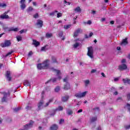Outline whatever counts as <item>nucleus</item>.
Here are the masks:
<instances>
[{
	"label": "nucleus",
	"mask_w": 130,
	"mask_h": 130,
	"mask_svg": "<svg viewBox=\"0 0 130 130\" xmlns=\"http://www.w3.org/2000/svg\"><path fill=\"white\" fill-rule=\"evenodd\" d=\"M88 51H87V55L89 56L90 58H93L94 57V50H93V47H89L87 48Z\"/></svg>",
	"instance_id": "nucleus-1"
},
{
	"label": "nucleus",
	"mask_w": 130,
	"mask_h": 130,
	"mask_svg": "<svg viewBox=\"0 0 130 130\" xmlns=\"http://www.w3.org/2000/svg\"><path fill=\"white\" fill-rule=\"evenodd\" d=\"M4 96L2 99V102H8L9 99L8 98L10 96V93L4 92Z\"/></svg>",
	"instance_id": "nucleus-2"
},
{
	"label": "nucleus",
	"mask_w": 130,
	"mask_h": 130,
	"mask_svg": "<svg viewBox=\"0 0 130 130\" xmlns=\"http://www.w3.org/2000/svg\"><path fill=\"white\" fill-rule=\"evenodd\" d=\"M10 13V10H8L6 12H5L4 13H3L2 15H1L0 18L1 19H3V20L5 19H11L10 16L8 15V14Z\"/></svg>",
	"instance_id": "nucleus-3"
},
{
	"label": "nucleus",
	"mask_w": 130,
	"mask_h": 130,
	"mask_svg": "<svg viewBox=\"0 0 130 130\" xmlns=\"http://www.w3.org/2000/svg\"><path fill=\"white\" fill-rule=\"evenodd\" d=\"M49 61L48 60H46L42 63L43 69L46 70V69H48V68H49Z\"/></svg>",
	"instance_id": "nucleus-4"
},
{
	"label": "nucleus",
	"mask_w": 130,
	"mask_h": 130,
	"mask_svg": "<svg viewBox=\"0 0 130 130\" xmlns=\"http://www.w3.org/2000/svg\"><path fill=\"white\" fill-rule=\"evenodd\" d=\"M11 45V41L10 40H5L4 43L1 44L2 47H8Z\"/></svg>",
	"instance_id": "nucleus-5"
},
{
	"label": "nucleus",
	"mask_w": 130,
	"mask_h": 130,
	"mask_svg": "<svg viewBox=\"0 0 130 130\" xmlns=\"http://www.w3.org/2000/svg\"><path fill=\"white\" fill-rule=\"evenodd\" d=\"M83 32V30L81 28H78L74 33V37H77L79 34H81Z\"/></svg>",
	"instance_id": "nucleus-6"
},
{
	"label": "nucleus",
	"mask_w": 130,
	"mask_h": 130,
	"mask_svg": "<svg viewBox=\"0 0 130 130\" xmlns=\"http://www.w3.org/2000/svg\"><path fill=\"white\" fill-rule=\"evenodd\" d=\"M36 25L38 26V28H41V27L43 26V21L39 19L37 21Z\"/></svg>",
	"instance_id": "nucleus-7"
},
{
	"label": "nucleus",
	"mask_w": 130,
	"mask_h": 130,
	"mask_svg": "<svg viewBox=\"0 0 130 130\" xmlns=\"http://www.w3.org/2000/svg\"><path fill=\"white\" fill-rule=\"evenodd\" d=\"M127 69V66L125 64H122L119 66V70L120 71H124V70H126Z\"/></svg>",
	"instance_id": "nucleus-8"
},
{
	"label": "nucleus",
	"mask_w": 130,
	"mask_h": 130,
	"mask_svg": "<svg viewBox=\"0 0 130 130\" xmlns=\"http://www.w3.org/2000/svg\"><path fill=\"white\" fill-rule=\"evenodd\" d=\"M6 77L8 81H12V77H11V71H7L6 74Z\"/></svg>",
	"instance_id": "nucleus-9"
},
{
	"label": "nucleus",
	"mask_w": 130,
	"mask_h": 130,
	"mask_svg": "<svg viewBox=\"0 0 130 130\" xmlns=\"http://www.w3.org/2000/svg\"><path fill=\"white\" fill-rule=\"evenodd\" d=\"M58 129V126L56 124H53L50 126V130H57Z\"/></svg>",
	"instance_id": "nucleus-10"
},
{
	"label": "nucleus",
	"mask_w": 130,
	"mask_h": 130,
	"mask_svg": "<svg viewBox=\"0 0 130 130\" xmlns=\"http://www.w3.org/2000/svg\"><path fill=\"white\" fill-rule=\"evenodd\" d=\"M71 89V85L69 82H67L64 84V90H70Z\"/></svg>",
	"instance_id": "nucleus-11"
},
{
	"label": "nucleus",
	"mask_w": 130,
	"mask_h": 130,
	"mask_svg": "<svg viewBox=\"0 0 130 130\" xmlns=\"http://www.w3.org/2000/svg\"><path fill=\"white\" fill-rule=\"evenodd\" d=\"M32 45H35L36 47H37V46H39V45H40V43H39V42L36 41V40H33Z\"/></svg>",
	"instance_id": "nucleus-12"
},
{
	"label": "nucleus",
	"mask_w": 130,
	"mask_h": 130,
	"mask_svg": "<svg viewBox=\"0 0 130 130\" xmlns=\"http://www.w3.org/2000/svg\"><path fill=\"white\" fill-rule=\"evenodd\" d=\"M54 71L56 72L57 74L56 75L58 77V79H59V80H60L61 79V76H60V71L56 70H54Z\"/></svg>",
	"instance_id": "nucleus-13"
},
{
	"label": "nucleus",
	"mask_w": 130,
	"mask_h": 130,
	"mask_svg": "<svg viewBox=\"0 0 130 130\" xmlns=\"http://www.w3.org/2000/svg\"><path fill=\"white\" fill-rule=\"evenodd\" d=\"M44 103V102L43 100L41 101L39 103L38 105V110H40V109H41V107L43 105Z\"/></svg>",
	"instance_id": "nucleus-14"
},
{
	"label": "nucleus",
	"mask_w": 130,
	"mask_h": 130,
	"mask_svg": "<svg viewBox=\"0 0 130 130\" xmlns=\"http://www.w3.org/2000/svg\"><path fill=\"white\" fill-rule=\"evenodd\" d=\"M69 98H70L69 95H65L64 96L62 97L61 100L63 102H66V101L69 100Z\"/></svg>",
	"instance_id": "nucleus-15"
},
{
	"label": "nucleus",
	"mask_w": 130,
	"mask_h": 130,
	"mask_svg": "<svg viewBox=\"0 0 130 130\" xmlns=\"http://www.w3.org/2000/svg\"><path fill=\"white\" fill-rule=\"evenodd\" d=\"M23 85L25 86V87H28V86H29V87H31V83L29 82L27 80H25L23 82Z\"/></svg>",
	"instance_id": "nucleus-16"
},
{
	"label": "nucleus",
	"mask_w": 130,
	"mask_h": 130,
	"mask_svg": "<svg viewBox=\"0 0 130 130\" xmlns=\"http://www.w3.org/2000/svg\"><path fill=\"white\" fill-rule=\"evenodd\" d=\"M63 35V32L62 31H60L58 34V37H60V38H61L62 40H64L66 39V37H62Z\"/></svg>",
	"instance_id": "nucleus-17"
},
{
	"label": "nucleus",
	"mask_w": 130,
	"mask_h": 130,
	"mask_svg": "<svg viewBox=\"0 0 130 130\" xmlns=\"http://www.w3.org/2000/svg\"><path fill=\"white\" fill-rule=\"evenodd\" d=\"M127 44V38L123 39L121 43V45H126Z\"/></svg>",
	"instance_id": "nucleus-18"
},
{
	"label": "nucleus",
	"mask_w": 130,
	"mask_h": 130,
	"mask_svg": "<svg viewBox=\"0 0 130 130\" xmlns=\"http://www.w3.org/2000/svg\"><path fill=\"white\" fill-rule=\"evenodd\" d=\"M52 101H53V99H50L48 102L45 105H44V107H47V106H48L49 105V104H50V103H51V102H52Z\"/></svg>",
	"instance_id": "nucleus-19"
},
{
	"label": "nucleus",
	"mask_w": 130,
	"mask_h": 130,
	"mask_svg": "<svg viewBox=\"0 0 130 130\" xmlns=\"http://www.w3.org/2000/svg\"><path fill=\"white\" fill-rule=\"evenodd\" d=\"M122 81H123L124 84H130V80L127 78L123 79Z\"/></svg>",
	"instance_id": "nucleus-20"
},
{
	"label": "nucleus",
	"mask_w": 130,
	"mask_h": 130,
	"mask_svg": "<svg viewBox=\"0 0 130 130\" xmlns=\"http://www.w3.org/2000/svg\"><path fill=\"white\" fill-rule=\"evenodd\" d=\"M84 85L85 87H88L89 85H90V80H85L84 81Z\"/></svg>",
	"instance_id": "nucleus-21"
},
{
	"label": "nucleus",
	"mask_w": 130,
	"mask_h": 130,
	"mask_svg": "<svg viewBox=\"0 0 130 130\" xmlns=\"http://www.w3.org/2000/svg\"><path fill=\"white\" fill-rule=\"evenodd\" d=\"M81 45V43L76 42L75 44L73 45L74 48H77V47H79Z\"/></svg>",
	"instance_id": "nucleus-22"
},
{
	"label": "nucleus",
	"mask_w": 130,
	"mask_h": 130,
	"mask_svg": "<svg viewBox=\"0 0 130 130\" xmlns=\"http://www.w3.org/2000/svg\"><path fill=\"white\" fill-rule=\"evenodd\" d=\"M90 120H91V122H94V121H96V120H97V117L94 116V117H91L90 118Z\"/></svg>",
	"instance_id": "nucleus-23"
},
{
	"label": "nucleus",
	"mask_w": 130,
	"mask_h": 130,
	"mask_svg": "<svg viewBox=\"0 0 130 130\" xmlns=\"http://www.w3.org/2000/svg\"><path fill=\"white\" fill-rule=\"evenodd\" d=\"M75 12H76V13H80V12H81V8H80V7H77L74 9Z\"/></svg>",
	"instance_id": "nucleus-24"
},
{
	"label": "nucleus",
	"mask_w": 130,
	"mask_h": 130,
	"mask_svg": "<svg viewBox=\"0 0 130 130\" xmlns=\"http://www.w3.org/2000/svg\"><path fill=\"white\" fill-rule=\"evenodd\" d=\"M51 37H52V34H49L48 32L46 34V38H51Z\"/></svg>",
	"instance_id": "nucleus-25"
},
{
	"label": "nucleus",
	"mask_w": 130,
	"mask_h": 130,
	"mask_svg": "<svg viewBox=\"0 0 130 130\" xmlns=\"http://www.w3.org/2000/svg\"><path fill=\"white\" fill-rule=\"evenodd\" d=\"M63 109V108L61 106L58 107L56 109V111H61Z\"/></svg>",
	"instance_id": "nucleus-26"
},
{
	"label": "nucleus",
	"mask_w": 130,
	"mask_h": 130,
	"mask_svg": "<svg viewBox=\"0 0 130 130\" xmlns=\"http://www.w3.org/2000/svg\"><path fill=\"white\" fill-rule=\"evenodd\" d=\"M87 93H88L87 91H84L82 93H80L81 95V98L82 97H85V96H86V95H87Z\"/></svg>",
	"instance_id": "nucleus-27"
},
{
	"label": "nucleus",
	"mask_w": 130,
	"mask_h": 130,
	"mask_svg": "<svg viewBox=\"0 0 130 130\" xmlns=\"http://www.w3.org/2000/svg\"><path fill=\"white\" fill-rule=\"evenodd\" d=\"M21 110V107H18V108H15L14 109V112H18V111H20Z\"/></svg>",
	"instance_id": "nucleus-28"
},
{
	"label": "nucleus",
	"mask_w": 130,
	"mask_h": 130,
	"mask_svg": "<svg viewBox=\"0 0 130 130\" xmlns=\"http://www.w3.org/2000/svg\"><path fill=\"white\" fill-rule=\"evenodd\" d=\"M72 27L71 25H67L64 26V29L68 30V29H70Z\"/></svg>",
	"instance_id": "nucleus-29"
},
{
	"label": "nucleus",
	"mask_w": 130,
	"mask_h": 130,
	"mask_svg": "<svg viewBox=\"0 0 130 130\" xmlns=\"http://www.w3.org/2000/svg\"><path fill=\"white\" fill-rule=\"evenodd\" d=\"M93 32H90L89 36L87 35H85V38L88 39L89 37H92V36H93Z\"/></svg>",
	"instance_id": "nucleus-30"
},
{
	"label": "nucleus",
	"mask_w": 130,
	"mask_h": 130,
	"mask_svg": "<svg viewBox=\"0 0 130 130\" xmlns=\"http://www.w3.org/2000/svg\"><path fill=\"white\" fill-rule=\"evenodd\" d=\"M37 68H38V70H41V69H43L42 68V64H41V63L38 64Z\"/></svg>",
	"instance_id": "nucleus-31"
},
{
	"label": "nucleus",
	"mask_w": 130,
	"mask_h": 130,
	"mask_svg": "<svg viewBox=\"0 0 130 130\" xmlns=\"http://www.w3.org/2000/svg\"><path fill=\"white\" fill-rule=\"evenodd\" d=\"M16 39L17 40V41H21L22 40V37L21 36H17L16 37Z\"/></svg>",
	"instance_id": "nucleus-32"
},
{
	"label": "nucleus",
	"mask_w": 130,
	"mask_h": 130,
	"mask_svg": "<svg viewBox=\"0 0 130 130\" xmlns=\"http://www.w3.org/2000/svg\"><path fill=\"white\" fill-rule=\"evenodd\" d=\"M59 90H60V87L57 86L55 88V92H59Z\"/></svg>",
	"instance_id": "nucleus-33"
},
{
	"label": "nucleus",
	"mask_w": 130,
	"mask_h": 130,
	"mask_svg": "<svg viewBox=\"0 0 130 130\" xmlns=\"http://www.w3.org/2000/svg\"><path fill=\"white\" fill-rule=\"evenodd\" d=\"M55 13H58V11H57V10H56V11H54V12H53L50 13L49 14V15H50V16H54Z\"/></svg>",
	"instance_id": "nucleus-34"
},
{
	"label": "nucleus",
	"mask_w": 130,
	"mask_h": 130,
	"mask_svg": "<svg viewBox=\"0 0 130 130\" xmlns=\"http://www.w3.org/2000/svg\"><path fill=\"white\" fill-rule=\"evenodd\" d=\"M63 81L66 83H69V77L67 76L63 79Z\"/></svg>",
	"instance_id": "nucleus-35"
},
{
	"label": "nucleus",
	"mask_w": 130,
	"mask_h": 130,
	"mask_svg": "<svg viewBox=\"0 0 130 130\" xmlns=\"http://www.w3.org/2000/svg\"><path fill=\"white\" fill-rule=\"evenodd\" d=\"M20 8L21 10H24V9L26 8V4H21Z\"/></svg>",
	"instance_id": "nucleus-36"
},
{
	"label": "nucleus",
	"mask_w": 130,
	"mask_h": 130,
	"mask_svg": "<svg viewBox=\"0 0 130 130\" xmlns=\"http://www.w3.org/2000/svg\"><path fill=\"white\" fill-rule=\"evenodd\" d=\"M67 114H68V115H72V114H73V111H72V110H68L67 111Z\"/></svg>",
	"instance_id": "nucleus-37"
},
{
	"label": "nucleus",
	"mask_w": 130,
	"mask_h": 130,
	"mask_svg": "<svg viewBox=\"0 0 130 130\" xmlns=\"http://www.w3.org/2000/svg\"><path fill=\"white\" fill-rule=\"evenodd\" d=\"M26 32H27V29H22L19 31L20 34H23V33H26Z\"/></svg>",
	"instance_id": "nucleus-38"
},
{
	"label": "nucleus",
	"mask_w": 130,
	"mask_h": 130,
	"mask_svg": "<svg viewBox=\"0 0 130 130\" xmlns=\"http://www.w3.org/2000/svg\"><path fill=\"white\" fill-rule=\"evenodd\" d=\"M75 97H77V98H82V96L81 95V93H76L75 94Z\"/></svg>",
	"instance_id": "nucleus-39"
},
{
	"label": "nucleus",
	"mask_w": 130,
	"mask_h": 130,
	"mask_svg": "<svg viewBox=\"0 0 130 130\" xmlns=\"http://www.w3.org/2000/svg\"><path fill=\"white\" fill-rule=\"evenodd\" d=\"M13 52H14V51H11L10 52H9L6 55H5V57H7V56H9L10 55H11V54H12V53H13Z\"/></svg>",
	"instance_id": "nucleus-40"
},
{
	"label": "nucleus",
	"mask_w": 130,
	"mask_h": 130,
	"mask_svg": "<svg viewBox=\"0 0 130 130\" xmlns=\"http://www.w3.org/2000/svg\"><path fill=\"white\" fill-rule=\"evenodd\" d=\"M5 7H7V4L0 3V8H5Z\"/></svg>",
	"instance_id": "nucleus-41"
},
{
	"label": "nucleus",
	"mask_w": 130,
	"mask_h": 130,
	"mask_svg": "<svg viewBox=\"0 0 130 130\" xmlns=\"http://www.w3.org/2000/svg\"><path fill=\"white\" fill-rule=\"evenodd\" d=\"M18 30H19L18 27H16L15 28H13V29L9 30V31H14V32H17V31H18Z\"/></svg>",
	"instance_id": "nucleus-42"
},
{
	"label": "nucleus",
	"mask_w": 130,
	"mask_h": 130,
	"mask_svg": "<svg viewBox=\"0 0 130 130\" xmlns=\"http://www.w3.org/2000/svg\"><path fill=\"white\" fill-rule=\"evenodd\" d=\"M52 60L53 62H56V58L54 56H52Z\"/></svg>",
	"instance_id": "nucleus-43"
},
{
	"label": "nucleus",
	"mask_w": 130,
	"mask_h": 130,
	"mask_svg": "<svg viewBox=\"0 0 130 130\" xmlns=\"http://www.w3.org/2000/svg\"><path fill=\"white\" fill-rule=\"evenodd\" d=\"M48 114H50V116H53L55 114V112L53 111L51 114H50V112H48Z\"/></svg>",
	"instance_id": "nucleus-44"
},
{
	"label": "nucleus",
	"mask_w": 130,
	"mask_h": 130,
	"mask_svg": "<svg viewBox=\"0 0 130 130\" xmlns=\"http://www.w3.org/2000/svg\"><path fill=\"white\" fill-rule=\"evenodd\" d=\"M111 91H112V92H115V91H116V88H115V87H112L111 88Z\"/></svg>",
	"instance_id": "nucleus-45"
},
{
	"label": "nucleus",
	"mask_w": 130,
	"mask_h": 130,
	"mask_svg": "<svg viewBox=\"0 0 130 130\" xmlns=\"http://www.w3.org/2000/svg\"><path fill=\"white\" fill-rule=\"evenodd\" d=\"M61 16H62V14H61V13H58L57 14V18H60Z\"/></svg>",
	"instance_id": "nucleus-46"
},
{
	"label": "nucleus",
	"mask_w": 130,
	"mask_h": 130,
	"mask_svg": "<svg viewBox=\"0 0 130 130\" xmlns=\"http://www.w3.org/2000/svg\"><path fill=\"white\" fill-rule=\"evenodd\" d=\"M64 122V120L63 119H61L59 121V124H62Z\"/></svg>",
	"instance_id": "nucleus-47"
},
{
	"label": "nucleus",
	"mask_w": 130,
	"mask_h": 130,
	"mask_svg": "<svg viewBox=\"0 0 130 130\" xmlns=\"http://www.w3.org/2000/svg\"><path fill=\"white\" fill-rule=\"evenodd\" d=\"M31 11H33V8L30 7L27 9V12H31Z\"/></svg>",
	"instance_id": "nucleus-48"
},
{
	"label": "nucleus",
	"mask_w": 130,
	"mask_h": 130,
	"mask_svg": "<svg viewBox=\"0 0 130 130\" xmlns=\"http://www.w3.org/2000/svg\"><path fill=\"white\" fill-rule=\"evenodd\" d=\"M31 108L32 107L31 106H27L25 108V109H26V110H30V109H31Z\"/></svg>",
	"instance_id": "nucleus-49"
},
{
	"label": "nucleus",
	"mask_w": 130,
	"mask_h": 130,
	"mask_svg": "<svg viewBox=\"0 0 130 130\" xmlns=\"http://www.w3.org/2000/svg\"><path fill=\"white\" fill-rule=\"evenodd\" d=\"M25 1L26 0H21L20 3L21 4V5L25 4Z\"/></svg>",
	"instance_id": "nucleus-50"
},
{
	"label": "nucleus",
	"mask_w": 130,
	"mask_h": 130,
	"mask_svg": "<svg viewBox=\"0 0 130 130\" xmlns=\"http://www.w3.org/2000/svg\"><path fill=\"white\" fill-rule=\"evenodd\" d=\"M57 80V78H53L52 79H51V81H52L53 83H55V82H56V80Z\"/></svg>",
	"instance_id": "nucleus-51"
},
{
	"label": "nucleus",
	"mask_w": 130,
	"mask_h": 130,
	"mask_svg": "<svg viewBox=\"0 0 130 130\" xmlns=\"http://www.w3.org/2000/svg\"><path fill=\"white\" fill-rule=\"evenodd\" d=\"M64 3L66 4V5H67V6H70V5H71V3L67 2V1H64Z\"/></svg>",
	"instance_id": "nucleus-52"
},
{
	"label": "nucleus",
	"mask_w": 130,
	"mask_h": 130,
	"mask_svg": "<svg viewBox=\"0 0 130 130\" xmlns=\"http://www.w3.org/2000/svg\"><path fill=\"white\" fill-rule=\"evenodd\" d=\"M113 95L115 96H116L117 95H118V92L116 90L115 91H114Z\"/></svg>",
	"instance_id": "nucleus-53"
},
{
	"label": "nucleus",
	"mask_w": 130,
	"mask_h": 130,
	"mask_svg": "<svg viewBox=\"0 0 130 130\" xmlns=\"http://www.w3.org/2000/svg\"><path fill=\"white\" fill-rule=\"evenodd\" d=\"M46 47H43L41 48L42 51H45L46 50Z\"/></svg>",
	"instance_id": "nucleus-54"
},
{
	"label": "nucleus",
	"mask_w": 130,
	"mask_h": 130,
	"mask_svg": "<svg viewBox=\"0 0 130 130\" xmlns=\"http://www.w3.org/2000/svg\"><path fill=\"white\" fill-rule=\"evenodd\" d=\"M93 110H94L95 112L99 111V108H94L93 109Z\"/></svg>",
	"instance_id": "nucleus-55"
},
{
	"label": "nucleus",
	"mask_w": 130,
	"mask_h": 130,
	"mask_svg": "<svg viewBox=\"0 0 130 130\" xmlns=\"http://www.w3.org/2000/svg\"><path fill=\"white\" fill-rule=\"evenodd\" d=\"M38 17H39L38 13H37L34 15V18H35V19H36V18H38Z\"/></svg>",
	"instance_id": "nucleus-56"
},
{
	"label": "nucleus",
	"mask_w": 130,
	"mask_h": 130,
	"mask_svg": "<svg viewBox=\"0 0 130 130\" xmlns=\"http://www.w3.org/2000/svg\"><path fill=\"white\" fill-rule=\"evenodd\" d=\"M3 28L4 29V30H8V29H9V27L8 26H3Z\"/></svg>",
	"instance_id": "nucleus-57"
},
{
	"label": "nucleus",
	"mask_w": 130,
	"mask_h": 130,
	"mask_svg": "<svg viewBox=\"0 0 130 130\" xmlns=\"http://www.w3.org/2000/svg\"><path fill=\"white\" fill-rule=\"evenodd\" d=\"M86 23L87 24V25H91V24H92V21H91V20H88Z\"/></svg>",
	"instance_id": "nucleus-58"
},
{
	"label": "nucleus",
	"mask_w": 130,
	"mask_h": 130,
	"mask_svg": "<svg viewBox=\"0 0 130 130\" xmlns=\"http://www.w3.org/2000/svg\"><path fill=\"white\" fill-rule=\"evenodd\" d=\"M117 101H122V98H121V97H119L117 99Z\"/></svg>",
	"instance_id": "nucleus-59"
},
{
	"label": "nucleus",
	"mask_w": 130,
	"mask_h": 130,
	"mask_svg": "<svg viewBox=\"0 0 130 130\" xmlns=\"http://www.w3.org/2000/svg\"><path fill=\"white\" fill-rule=\"evenodd\" d=\"M33 54V52H32V51H30L29 53H28V56H31V55Z\"/></svg>",
	"instance_id": "nucleus-60"
},
{
	"label": "nucleus",
	"mask_w": 130,
	"mask_h": 130,
	"mask_svg": "<svg viewBox=\"0 0 130 130\" xmlns=\"http://www.w3.org/2000/svg\"><path fill=\"white\" fill-rule=\"evenodd\" d=\"M96 70L92 69L91 71V74H93L94 73H96Z\"/></svg>",
	"instance_id": "nucleus-61"
},
{
	"label": "nucleus",
	"mask_w": 130,
	"mask_h": 130,
	"mask_svg": "<svg viewBox=\"0 0 130 130\" xmlns=\"http://www.w3.org/2000/svg\"><path fill=\"white\" fill-rule=\"evenodd\" d=\"M119 80V78H114V82H117Z\"/></svg>",
	"instance_id": "nucleus-62"
},
{
	"label": "nucleus",
	"mask_w": 130,
	"mask_h": 130,
	"mask_svg": "<svg viewBox=\"0 0 130 130\" xmlns=\"http://www.w3.org/2000/svg\"><path fill=\"white\" fill-rule=\"evenodd\" d=\"M81 112H83V110L82 109H80L77 111V113H80Z\"/></svg>",
	"instance_id": "nucleus-63"
},
{
	"label": "nucleus",
	"mask_w": 130,
	"mask_h": 130,
	"mask_svg": "<svg viewBox=\"0 0 130 130\" xmlns=\"http://www.w3.org/2000/svg\"><path fill=\"white\" fill-rule=\"evenodd\" d=\"M33 6H35V7H36V6H37V3H36V2H33Z\"/></svg>",
	"instance_id": "nucleus-64"
}]
</instances>
